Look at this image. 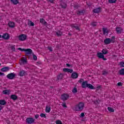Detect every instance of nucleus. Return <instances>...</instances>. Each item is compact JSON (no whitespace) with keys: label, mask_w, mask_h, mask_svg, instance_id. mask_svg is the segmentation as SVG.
Listing matches in <instances>:
<instances>
[{"label":"nucleus","mask_w":124,"mask_h":124,"mask_svg":"<svg viewBox=\"0 0 124 124\" xmlns=\"http://www.w3.org/2000/svg\"><path fill=\"white\" fill-rule=\"evenodd\" d=\"M81 87L84 88H88V89H91V90H94V87L93 85L88 83L87 81H85L82 82Z\"/></svg>","instance_id":"nucleus-1"},{"label":"nucleus","mask_w":124,"mask_h":124,"mask_svg":"<svg viewBox=\"0 0 124 124\" xmlns=\"http://www.w3.org/2000/svg\"><path fill=\"white\" fill-rule=\"evenodd\" d=\"M17 50H19L21 52H25L26 55H31L32 53V50L30 48L25 49L19 47L17 48Z\"/></svg>","instance_id":"nucleus-2"},{"label":"nucleus","mask_w":124,"mask_h":124,"mask_svg":"<svg viewBox=\"0 0 124 124\" xmlns=\"http://www.w3.org/2000/svg\"><path fill=\"white\" fill-rule=\"evenodd\" d=\"M115 42V36H112L111 39L107 38L104 40V43L106 44H110L111 43H114Z\"/></svg>","instance_id":"nucleus-3"},{"label":"nucleus","mask_w":124,"mask_h":124,"mask_svg":"<svg viewBox=\"0 0 124 124\" xmlns=\"http://www.w3.org/2000/svg\"><path fill=\"white\" fill-rule=\"evenodd\" d=\"M27 35L26 34H20L18 36V38L19 40H20V41H25V40H27Z\"/></svg>","instance_id":"nucleus-4"},{"label":"nucleus","mask_w":124,"mask_h":124,"mask_svg":"<svg viewBox=\"0 0 124 124\" xmlns=\"http://www.w3.org/2000/svg\"><path fill=\"white\" fill-rule=\"evenodd\" d=\"M84 106L85 104L84 103L80 102L77 106V107L78 108L79 110H82L83 109H84Z\"/></svg>","instance_id":"nucleus-5"},{"label":"nucleus","mask_w":124,"mask_h":124,"mask_svg":"<svg viewBox=\"0 0 124 124\" xmlns=\"http://www.w3.org/2000/svg\"><path fill=\"white\" fill-rule=\"evenodd\" d=\"M97 56L99 59H102L103 61H106L107 60V59L104 57V55L101 52H98Z\"/></svg>","instance_id":"nucleus-6"},{"label":"nucleus","mask_w":124,"mask_h":124,"mask_svg":"<svg viewBox=\"0 0 124 124\" xmlns=\"http://www.w3.org/2000/svg\"><path fill=\"white\" fill-rule=\"evenodd\" d=\"M67 0H62L61 5L62 8H66V2Z\"/></svg>","instance_id":"nucleus-7"},{"label":"nucleus","mask_w":124,"mask_h":124,"mask_svg":"<svg viewBox=\"0 0 124 124\" xmlns=\"http://www.w3.org/2000/svg\"><path fill=\"white\" fill-rule=\"evenodd\" d=\"M61 98L62 100H66V99H68V98H69V95L67 93L63 94L61 96Z\"/></svg>","instance_id":"nucleus-8"},{"label":"nucleus","mask_w":124,"mask_h":124,"mask_svg":"<svg viewBox=\"0 0 124 124\" xmlns=\"http://www.w3.org/2000/svg\"><path fill=\"white\" fill-rule=\"evenodd\" d=\"M2 37V38H3L4 39H5L6 40H8V39L10 38V35H9V34L7 33H6L3 34Z\"/></svg>","instance_id":"nucleus-9"},{"label":"nucleus","mask_w":124,"mask_h":124,"mask_svg":"<svg viewBox=\"0 0 124 124\" xmlns=\"http://www.w3.org/2000/svg\"><path fill=\"white\" fill-rule=\"evenodd\" d=\"M50 112H51V106L47 105L46 108V112L50 113Z\"/></svg>","instance_id":"nucleus-10"},{"label":"nucleus","mask_w":124,"mask_h":124,"mask_svg":"<svg viewBox=\"0 0 124 124\" xmlns=\"http://www.w3.org/2000/svg\"><path fill=\"white\" fill-rule=\"evenodd\" d=\"M7 78H8V79H13V78H14V77H15V74L14 73L9 74L7 76Z\"/></svg>","instance_id":"nucleus-11"},{"label":"nucleus","mask_w":124,"mask_h":124,"mask_svg":"<svg viewBox=\"0 0 124 124\" xmlns=\"http://www.w3.org/2000/svg\"><path fill=\"white\" fill-rule=\"evenodd\" d=\"M11 99H12L13 100L15 101L17 100L18 99V96L16 94H12L11 95Z\"/></svg>","instance_id":"nucleus-12"},{"label":"nucleus","mask_w":124,"mask_h":124,"mask_svg":"<svg viewBox=\"0 0 124 124\" xmlns=\"http://www.w3.org/2000/svg\"><path fill=\"white\" fill-rule=\"evenodd\" d=\"M26 122L28 124H32L34 122V120L31 118H29L26 119Z\"/></svg>","instance_id":"nucleus-13"},{"label":"nucleus","mask_w":124,"mask_h":124,"mask_svg":"<svg viewBox=\"0 0 124 124\" xmlns=\"http://www.w3.org/2000/svg\"><path fill=\"white\" fill-rule=\"evenodd\" d=\"M63 71L64 72H67V73H72V72H73V70L69 69L68 68H64L63 69Z\"/></svg>","instance_id":"nucleus-14"},{"label":"nucleus","mask_w":124,"mask_h":124,"mask_svg":"<svg viewBox=\"0 0 124 124\" xmlns=\"http://www.w3.org/2000/svg\"><path fill=\"white\" fill-rule=\"evenodd\" d=\"M27 62V58H23L20 61V64H26Z\"/></svg>","instance_id":"nucleus-15"},{"label":"nucleus","mask_w":124,"mask_h":124,"mask_svg":"<svg viewBox=\"0 0 124 124\" xmlns=\"http://www.w3.org/2000/svg\"><path fill=\"white\" fill-rule=\"evenodd\" d=\"M71 77L73 79H77L78 78V74L77 73L74 72L72 74Z\"/></svg>","instance_id":"nucleus-16"},{"label":"nucleus","mask_w":124,"mask_h":124,"mask_svg":"<svg viewBox=\"0 0 124 124\" xmlns=\"http://www.w3.org/2000/svg\"><path fill=\"white\" fill-rule=\"evenodd\" d=\"M10 93H11V91L9 90H3L2 92V93L3 94H8L9 95V94Z\"/></svg>","instance_id":"nucleus-17"},{"label":"nucleus","mask_w":124,"mask_h":124,"mask_svg":"<svg viewBox=\"0 0 124 124\" xmlns=\"http://www.w3.org/2000/svg\"><path fill=\"white\" fill-rule=\"evenodd\" d=\"M8 25L10 28H14L15 27V23L13 22L10 21L8 23Z\"/></svg>","instance_id":"nucleus-18"},{"label":"nucleus","mask_w":124,"mask_h":124,"mask_svg":"<svg viewBox=\"0 0 124 124\" xmlns=\"http://www.w3.org/2000/svg\"><path fill=\"white\" fill-rule=\"evenodd\" d=\"M101 10V9L100 8H97L93 10V12L94 13H99V12H100Z\"/></svg>","instance_id":"nucleus-19"},{"label":"nucleus","mask_w":124,"mask_h":124,"mask_svg":"<svg viewBox=\"0 0 124 124\" xmlns=\"http://www.w3.org/2000/svg\"><path fill=\"white\" fill-rule=\"evenodd\" d=\"M8 70H9V67H4L1 69V71H2L3 72L8 71Z\"/></svg>","instance_id":"nucleus-20"},{"label":"nucleus","mask_w":124,"mask_h":124,"mask_svg":"<svg viewBox=\"0 0 124 124\" xmlns=\"http://www.w3.org/2000/svg\"><path fill=\"white\" fill-rule=\"evenodd\" d=\"M62 78H63V75H62V74H60L57 76L58 80H62Z\"/></svg>","instance_id":"nucleus-21"},{"label":"nucleus","mask_w":124,"mask_h":124,"mask_svg":"<svg viewBox=\"0 0 124 124\" xmlns=\"http://www.w3.org/2000/svg\"><path fill=\"white\" fill-rule=\"evenodd\" d=\"M122 31H123V29H122V28H116V31H117V33H121Z\"/></svg>","instance_id":"nucleus-22"},{"label":"nucleus","mask_w":124,"mask_h":124,"mask_svg":"<svg viewBox=\"0 0 124 124\" xmlns=\"http://www.w3.org/2000/svg\"><path fill=\"white\" fill-rule=\"evenodd\" d=\"M25 74H26V73L25 71L22 70L19 72V76H24Z\"/></svg>","instance_id":"nucleus-23"},{"label":"nucleus","mask_w":124,"mask_h":124,"mask_svg":"<svg viewBox=\"0 0 124 124\" xmlns=\"http://www.w3.org/2000/svg\"><path fill=\"white\" fill-rule=\"evenodd\" d=\"M6 104V102L4 100H0V105H4Z\"/></svg>","instance_id":"nucleus-24"},{"label":"nucleus","mask_w":124,"mask_h":124,"mask_svg":"<svg viewBox=\"0 0 124 124\" xmlns=\"http://www.w3.org/2000/svg\"><path fill=\"white\" fill-rule=\"evenodd\" d=\"M11 0L14 4H18V3H19L18 0Z\"/></svg>","instance_id":"nucleus-25"},{"label":"nucleus","mask_w":124,"mask_h":124,"mask_svg":"<svg viewBox=\"0 0 124 124\" xmlns=\"http://www.w3.org/2000/svg\"><path fill=\"white\" fill-rule=\"evenodd\" d=\"M10 48L12 51H15V45H11L10 46Z\"/></svg>","instance_id":"nucleus-26"},{"label":"nucleus","mask_w":124,"mask_h":124,"mask_svg":"<svg viewBox=\"0 0 124 124\" xmlns=\"http://www.w3.org/2000/svg\"><path fill=\"white\" fill-rule=\"evenodd\" d=\"M103 31H104V34H105L106 35H107L108 34V31H107V29L104 28L103 29Z\"/></svg>","instance_id":"nucleus-27"},{"label":"nucleus","mask_w":124,"mask_h":124,"mask_svg":"<svg viewBox=\"0 0 124 124\" xmlns=\"http://www.w3.org/2000/svg\"><path fill=\"white\" fill-rule=\"evenodd\" d=\"M102 52L103 55H106V54H108V51L107 49H103Z\"/></svg>","instance_id":"nucleus-28"},{"label":"nucleus","mask_w":124,"mask_h":124,"mask_svg":"<svg viewBox=\"0 0 124 124\" xmlns=\"http://www.w3.org/2000/svg\"><path fill=\"white\" fill-rule=\"evenodd\" d=\"M72 92L73 93H77V88H76V87H74Z\"/></svg>","instance_id":"nucleus-29"},{"label":"nucleus","mask_w":124,"mask_h":124,"mask_svg":"<svg viewBox=\"0 0 124 124\" xmlns=\"http://www.w3.org/2000/svg\"><path fill=\"white\" fill-rule=\"evenodd\" d=\"M119 73L120 75H124V69H122L121 70H120Z\"/></svg>","instance_id":"nucleus-30"},{"label":"nucleus","mask_w":124,"mask_h":124,"mask_svg":"<svg viewBox=\"0 0 124 124\" xmlns=\"http://www.w3.org/2000/svg\"><path fill=\"white\" fill-rule=\"evenodd\" d=\"M40 116L41 118H45V119H46V118H47V117L46 116V114L44 113H41Z\"/></svg>","instance_id":"nucleus-31"},{"label":"nucleus","mask_w":124,"mask_h":124,"mask_svg":"<svg viewBox=\"0 0 124 124\" xmlns=\"http://www.w3.org/2000/svg\"><path fill=\"white\" fill-rule=\"evenodd\" d=\"M108 110L109 111V112H114L115 110H114V109H113L111 107H108Z\"/></svg>","instance_id":"nucleus-32"},{"label":"nucleus","mask_w":124,"mask_h":124,"mask_svg":"<svg viewBox=\"0 0 124 124\" xmlns=\"http://www.w3.org/2000/svg\"><path fill=\"white\" fill-rule=\"evenodd\" d=\"M56 34H57V35H58V36H61V35H62V32H61V31H58L56 32Z\"/></svg>","instance_id":"nucleus-33"},{"label":"nucleus","mask_w":124,"mask_h":124,"mask_svg":"<svg viewBox=\"0 0 124 124\" xmlns=\"http://www.w3.org/2000/svg\"><path fill=\"white\" fill-rule=\"evenodd\" d=\"M40 23H42V24H45V23H46V22L45 21V20H44V19L43 18L40 19Z\"/></svg>","instance_id":"nucleus-34"},{"label":"nucleus","mask_w":124,"mask_h":124,"mask_svg":"<svg viewBox=\"0 0 124 124\" xmlns=\"http://www.w3.org/2000/svg\"><path fill=\"white\" fill-rule=\"evenodd\" d=\"M117 0H108L109 3H115Z\"/></svg>","instance_id":"nucleus-35"},{"label":"nucleus","mask_w":124,"mask_h":124,"mask_svg":"<svg viewBox=\"0 0 124 124\" xmlns=\"http://www.w3.org/2000/svg\"><path fill=\"white\" fill-rule=\"evenodd\" d=\"M28 25L29 26H34V23H33V22H31V21H29L28 22Z\"/></svg>","instance_id":"nucleus-36"},{"label":"nucleus","mask_w":124,"mask_h":124,"mask_svg":"<svg viewBox=\"0 0 124 124\" xmlns=\"http://www.w3.org/2000/svg\"><path fill=\"white\" fill-rule=\"evenodd\" d=\"M62 107H63L64 108H67V106H66V104H65V103H62Z\"/></svg>","instance_id":"nucleus-37"},{"label":"nucleus","mask_w":124,"mask_h":124,"mask_svg":"<svg viewBox=\"0 0 124 124\" xmlns=\"http://www.w3.org/2000/svg\"><path fill=\"white\" fill-rule=\"evenodd\" d=\"M56 124H62V123L61 120H57L56 121Z\"/></svg>","instance_id":"nucleus-38"},{"label":"nucleus","mask_w":124,"mask_h":124,"mask_svg":"<svg viewBox=\"0 0 124 124\" xmlns=\"http://www.w3.org/2000/svg\"><path fill=\"white\" fill-rule=\"evenodd\" d=\"M32 56L34 61H36V60H37V57H36V56L33 54H32Z\"/></svg>","instance_id":"nucleus-39"},{"label":"nucleus","mask_w":124,"mask_h":124,"mask_svg":"<svg viewBox=\"0 0 124 124\" xmlns=\"http://www.w3.org/2000/svg\"><path fill=\"white\" fill-rule=\"evenodd\" d=\"M120 65L121 67H124V62H121L120 63Z\"/></svg>","instance_id":"nucleus-40"},{"label":"nucleus","mask_w":124,"mask_h":124,"mask_svg":"<svg viewBox=\"0 0 124 124\" xmlns=\"http://www.w3.org/2000/svg\"><path fill=\"white\" fill-rule=\"evenodd\" d=\"M85 116V113L84 112H82L80 114V117L81 118H83V117H84Z\"/></svg>","instance_id":"nucleus-41"},{"label":"nucleus","mask_w":124,"mask_h":124,"mask_svg":"<svg viewBox=\"0 0 124 124\" xmlns=\"http://www.w3.org/2000/svg\"><path fill=\"white\" fill-rule=\"evenodd\" d=\"M35 119H38V118H39V115H38V114H36V115H35Z\"/></svg>","instance_id":"nucleus-42"},{"label":"nucleus","mask_w":124,"mask_h":124,"mask_svg":"<svg viewBox=\"0 0 124 124\" xmlns=\"http://www.w3.org/2000/svg\"><path fill=\"white\" fill-rule=\"evenodd\" d=\"M0 76H4V73L0 72Z\"/></svg>","instance_id":"nucleus-43"},{"label":"nucleus","mask_w":124,"mask_h":124,"mask_svg":"<svg viewBox=\"0 0 124 124\" xmlns=\"http://www.w3.org/2000/svg\"><path fill=\"white\" fill-rule=\"evenodd\" d=\"M84 80L83 79H81L79 80H78L79 83H82Z\"/></svg>","instance_id":"nucleus-44"},{"label":"nucleus","mask_w":124,"mask_h":124,"mask_svg":"<svg viewBox=\"0 0 124 124\" xmlns=\"http://www.w3.org/2000/svg\"><path fill=\"white\" fill-rule=\"evenodd\" d=\"M118 86H122V82H118L117 83Z\"/></svg>","instance_id":"nucleus-45"},{"label":"nucleus","mask_w":124,"mask_h":124,"mask_svg":"<svg viewBox=\"0 0 124 124\" xmlns=\"http://www.w3.org/2000/svg\"><path fill=\"white\" fill-rule=\"evenodd\" d=\"M54 0H49V1H50V2H51V3H54Z\"/></svg>","instance_id":"nucleus-46"},{"label":"nucleus","mask_w":124,"mask_h":124,"mask_svg":"<svg viewBox=\"0 0 124 124\" xmlns=\"http://www.w3.org/2000/svg\"><path fill=\"white\" fill-rule=\"evenodd\" d=\"M100 89V86H98L97 87V90H99Z\"/></svg>","instance_id":"nucleus-47"},{"label":"nucleus","mask_w":124,"mask_h":124,"mask_svg":"<svg viewBox=\"0 0 124 124\" xmlns=\"http://www.w3.org/2000/svg\"><path fill=\"white\" fill-rule=\"evenodd\" d=\"M48 49H49V51H50V52H51V51H52V48L49 47Z\"/></svg>","instance_id":"nucleus-48"},{"label":"nucleus","mask_w":124,"mask_h":124,"mask_svg":"<svg viewBox=\"0 0 124 124\" xmlns=\"http://www.w3.org/2000/svg\"><path fill=\"white\" fill-rule=\"evenodd\" d=\"M66 66H68V67H70V65L69 64H66Z\"/></svg>","instance_id":"nucleus-49"},{"label":"nucleus","mask_w":124,"mask_h":124,"mask_svg":"<svg viewBox=\"0 0 124 124\" xmlns=\"http://www.w3.org/2000/svg\"><path fill=\"white\" fill-rule=\"evenodd\" d=\"M93 103H95V104H97V101H93Z\"/></svg>","instance_id":"nucleus-50"},{"label":"nucleus","mask_w":124,"mask_h":124,"mask_svg":"<svg viewBox=\"0 0 124 124\" xmlns=\"http://www.w3.org/2000/svg\"><path fill=\"white\" fill-rule=\"evenodd\" d=\"M93 26H96L97 24L96 23H95L94 24H92Z\"/></svg>","instance_id":"nucleus-51"},{"label":"nucleus","mask_w":124,"mask_h":124,"mask_svg":"<svg viewBox=\"0 0 124 124\" xmlns=\"http://www.w3.org/2000/svg\"><path fill=\"white\" fill-rule=\"evenodd\" d=\"M75 28H76V30H79V27H76Z\"/></svg>","instance_id":"nucleus-52"},{"label":"nucleus","mask_w":124,"mask_h":124,"mask_svg":"<svg viewBox=\"0 0 124 124\" xmlns=\"http://www.w3.org/2000/svg\"><path fill=\"white\" fill-rule=\"evenodd\" d=\"M1 109H2V107H1V106H0V110H1Z\"/></svg>","instance_id":"nucleus-53"},{"label":"nucleus","mask_w":124,"mask_h":124,"mask_svg":"<svg viewBox=\"0 0 124 124\" xmlns=\"http://www.w3.org/2000/svg\"><path fill=\"white\" fill-rule=\"evenodd\" d=\"M0 38H1V35H0Z\"/></svg>","instance_id":"nucleus-54"},{"label":"nucleus","mask_w":124,"mask_h":124,"mask_svg":"<svg viewBox=\"0 0 124 124\" xmlns=\"http://www.w3.org/2000/svg\"><path fill=\"white\" fill-rule=\"evenodd\" d=\"M93 100H94V97L93 98Z\"/></svg>","instance_id":"nucleus-55"},{"label":"nucleus","mask_w":124,"mask_h":124,"mask_svg":"<svg viewBox=\"0 0 124 124\" xmlns=\"http://www.w3.org/2000/svg\"><path fill=\"white\" fill-rule=\"evenodd\" d=\"M0 65H1V64H0Z\"/></svg>","instance_id":"nucleus-56"}]
</instances>
